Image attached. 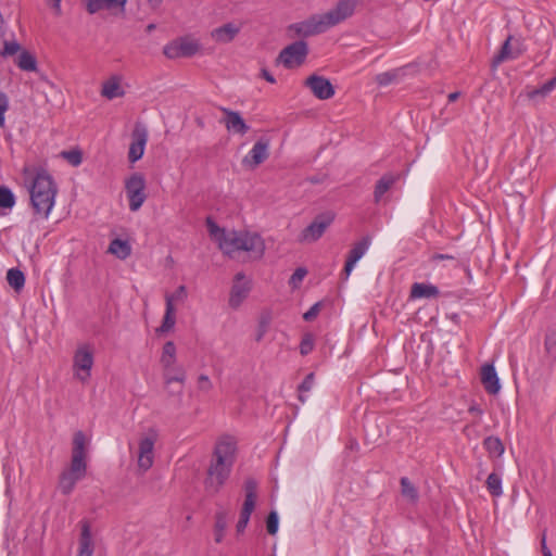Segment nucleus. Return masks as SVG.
<instances>
[{
  "label": "nucleus",
  "instance_id": "f257e3e1",
  "mask_svg": "<svg viewBox=\"0 0 556 556\" xmlns=\"http://www.w3.org/2000/svg\"><path fill=\"white\" fill-rule=\"evenodd\" d=\"M237 442L230 435L220 437L214 447L205 478V489L217 493L230 476L236 460Z\"/></svg>",
  "mask_w": 556,
  "mask_h": 556
},
{
  "label": "nucleus",
  "instance_id": "f03ea898",
  "mask_svg": "<svg viewBox=\"0 0 556 556\" xmlns=\"http://www.w3.org/2000/svg\"><path fill=\"white\" fill-rule=\"evenodd\" d=\"M58 187L52 176L39 168L29 188L30 205L38 218L47 219L54 206Z\"/></svg>",
  "mask_w": 556,
  "mask_h": 556
},
{
  "label": "nucleus",
  "instance_id": "7ed1b4c3",
  "mask_svg": "<svg viewBox=\"0 0 556 556\" xmlns=\"http://www.w3.org/2000/svg\"><path fill=\"white\" fill-rule=\"evenodd\" d=\"M219 248L229 256L235 252L245 251L251 257L261 258L265 251V243L258 233L232 231L219 239Z\"/></svg>",
  "mask_w": 556,
  "mask_h": 556
},
{
  "label": "nucleus",
  "instance_id": "20e7f679",
  "mask_svg": "<svg viewBox=\"0 0 556 556\" xmlns=\"http://www.w3.org/2000/svg\"><path fill=\"white\" fill-rule=\"evenodd\" d=\"M125 191L129 202V210L137 212L147 200L144 176L141 173L131 174L125 180Z\"/></svg>",
  "mask_w": 556,
  "mask_h": 556
},
{
  "label": "nucleus",
  "instance_id": "39448f33",
  "mask_svg": "<svg viewBox=\"0 0 556 556\" xmlns=\"http://www.w3.org/2000/svg\"><path fill=\"white\" fill-rule=\"evenodd\" d=\"M308 54V46L304 40H298L283 48L276 59L277 64L286 68H294L302 65Z\"/></svg>",
  "mask_w": 556,
  "mask_h": 556
},
{
  "label": "nucleus",
  "instance_id": "423d86ee",
  "mask_svg": "<svg viewBox=\"0 0 556 556\" xmlns=\"http://www.w3.org/2000/svg\"><path fill=\"white\" fill-rule=\"evenodd\" d=\"M93 362V349L91 345H79L73 357V367L78 380L86 382L90 378Z\"/></svg>",
  "mask_w": 556,
  "mask_h": 556
},
{
  "label": "nucleus",
  "instance_id": "0eeeda50",
  "mask_svg": "<svg viewBox=\"0 0 556 556\" xmlns=\"http://www.w3.org/2000/svg\"><path fill=\"white\" fill-rule=\"evenodd\" d=\"M334 214L332 212H324L318 214L315 219L305 227L299 237L300 242L312 243L317 241L333 223Z\"/></svg>",
  "mask_w": 556,
  "mask_h": 556
},
{
  "label": "nucleus",
  "instance_id": "6e6552de",
  "mask_svg": "<svg viewBox=\"0 0 556 556\" xmlns=\"http://www.w3.org/2000/svg\"><path fill=\"white\" fill-rule=\"evenodd\" d=\"M86 437L83 431H77L73 438L72 460L68 471L84 478L87 470L86 464Z\"/></svg>",
  "mask_w": 556,
  "mask_h": 556
},
{
  "label": "nucleus",
  "instance_id": "1a4fd4ad",
  "mask_svg": "<svg viewBox=\"0 0 556 556\" xmlns=\"http://www.w3.org/2000/svg\"><path fill=\"white\" fill-rule=\"evenodd\" d=\"M288 29L299 37L306 38L325 33L329 28L323 14H315L305 21L289 25Z\"/></svg>",
  "mask_w": 556,
  "mask_h": 556
},
{
  "label": "nucleus",
  "instance_id": "9d476101",
  "mask_svg": "<svg viewBox=\"0 0 556 556\" xmlns=\"http://www.w3.org/2000/svg\"><path fill=\"white\" fill-rule=\"evenodd\" d=\"M200 49L198 41L188 37H180L164 47V54L168 59L189 58L194 55Z\"/></svg>",
  "mask_w": 556,
  "mask_h": 556
},
{
  "label": "nucleus",
  "instance_id": "9b49d317",
  "mask_svg": "<svg viewBox=\"0 0 556 556\" xmlns=\"http://www.w3.org/2000/svg\"><path fill=\"white\" fill-rule=\"evenodd\" d=\"M357 0H339L333 9L323 14L328 28L350 17L355 10Z\"/></svg>",
  "mask_w": 556,
  "mask_h": 556
},
{
  "label": "nucleus",
  "instance_id": "f8f14e48",
  "mask_svg": "<svg viewBox=\"0 0 556 556\" xmlns=\"http://www.w3.org/2000/svg\"><path fill=\"white\" fill-rule=\"evenodd\" d=\"M305 86L308 87L312 93L320 100H328L334 94V88L332 84L328 78L324 76L316 74L311 75L306 79Z\"/></svg>",
  "mask_w": 556,
  "mask_h": 556
},
{
  "label": "nucleus",
  "instance_id": "ddd939ff",
  "mask_svg": "<svg viewBox=\"0 0 556 556\" xmlns=\"http://www.w3.org/2000/svg\"><path fill=\"white\" fill-rule=\"evenodd\" d=\"M148 141V131L144 127H136L131 134V142L128 150V161L136 163L144 153V148Z\"/></svg>",
  "mask_w": 556,
  "mask_h": 556
},
{
  "label": "nucleus",
  "instance_id": "4468645a",
  "mask_svg": "<svg viewBox=\"0 0 556 556\" xmlns=\"http://www.w3.org/2000/svg\"><path fill=\"white\" fill-rule=\"evenodd\" d=\"M269 140L261 138L257 140L248 155L242 160V164L255 168L269 156Z\"/></svg>",
  "mask_w": 556,
  "mask_h": 556
},
{
  "label": "nucleus",
  "instance_id": "2eb2a0df",
  "mask_svg": "<svg viewBox=\"0 0 556 556\" xmlns=\"http://www.w3.org/2000/svg\"><path fill=\"white\" fill-rule=\"evenodd\" d=\"M370 244L369 237H364L362 240L356 242L350 250L344 268L342 270V278L346 280L351 275L355 264L364 256Z\"/></svg>",
  "mask_w": 556,
  "mask_h": 556
},
{
  "label": "nucleus",
  "instance_id": "dca6fc26",
  "mask_svg": "<svg viewBox=\"0 0 556 556\" xmlns=\"http://www.w3.org/2000/svg\"><path fill=\"white\" fill-rule=\"evenodd\" d=\"M244 278L243 273H238L235 276L229 296V305L232 308H238L250 292V285L248 281H243Z\"/></svg>",
  "mask_w": 556,
  "mask_h": 556
},
{
  "label": "nucleus",
  "instance_id": "f3484780",
  "mask_svg": "<svg viewBox=\"0 0 556 556\" xmlns=\"http://www.w3.org/2000/svg\"><path fill=\"white\" fill-rule=\"evenodd\" d=\"M220 110L225 114L223 123L228 131L243 136L250 130L239 112L227 108H220Z\"/></svg>",
  "mask_w": 556,
  "mask_h": 556
},
{
  "label": "nucleus",
  "instance_id": "a211bd4d",
  "mask_svg": "<svg viewBox=\"0 0 556 556\" xmlns=\"http://www.w3.org/2000/svg\"><path fill=\"white\" fill-rule=\"evenodd\" d=\"M154 438H143L139 442L138 466L142 471H147L153 465Z\"/></svg>",
  "mask_w": 556,
  "mask_h": 556
},
{
  "label": "nucleus",
  "instance_id": "6ab92c4d",
  "mask_svg": "<svg viewBox=\"0 0 556 556\" xmlns=\"http://www.w3.org/2000/svg\"><path fill=\"white\" fill-rule=\"evenodd\" d=\"M481 383L489 394H497L501 384L493 364H484L481 367Z\"/></svg>",
  "mask_w": 556,
  "mask_h": 556
},
{
  "label": "nucleus",
  "instance_id": "aec40b11",
  "mask_svg": "<svg viewBox=\"0 0 556 556\" xmlns=\"http://www.w3.org/2000/svg\"><path fill=\"white\" fill-rule=\"evenodd\" d=\"M127 0H86V10L90 14H96L102 10H119L121 12L125 11V5Z\"/></svg>",
  "mask_w": 556,
  "mask_h": 556
},
{
  "label": "nucleus",
  "instance_id": "412c9836",
  "mask_svg": "<svg viewBox=\"0 0 556 556\" xmlns=\"http://www.w3.org/2000/svg\"><path fill=\"white\" fill-rule=\"evenodd\" d=\"M511 40L513 36H508V38L502 45L498 53L494 55L492 60V66L494 68H496L503 62L507 60H515L522 54V50H513V46L510 45Z\"/></svg>",
  "mask_w": 556,
  "mask_h": 556
},
{
  "label": "nucleus",
  "instance_id": "4be33fe9",
  "mask_svg": "<svg viewBox=\"0 0 556 556\" xmlns=\"http://www.w3.org/2000/svg\"><path fill=\"white\" fill-rule=\"evenodd\" d=\"M440 290L437 286L424 282H414L410 287L409 298L415 299H433L438 298Z\"/></svg>",
  "mask_w": 556,
  "mask_h": 556
},
{
  "label": "nucleus",
  "instance_id": "5701e85b",
  "mask_svg": "<svg viewBox=\"0 0 556 556\" xmlns=\"http://www.w3.org/2000/svg\"><path fill=\"white\" fill-rule=\"evenodd\" d=\"M239 31V26L235 25L233 23H227L213 29L211 36L217 42L228 43L235 39Z\"/></svg>",
  "mask_w": 556,
  "mask_h": 556
},
{
  "label": "nucleus",
  "instance_id": "b1692460",
  "mask_svg": "<svg viewBox=\"0 0 556 556\" xmlns=\"http://www.w3.org/2000/svg\"><path fill=\"white\" fill-rule=\"evenodd\" d=\"M93 542L91 536V529L88 521H81V533L79 538L78 556H92Z\"/></svg>",
  "mask_w": 556,
  "mask_h": 556
},
{
  "label": "nucleus",
  "instance_id": "393cba45",
  "mask_svg": "<svg viewBox=\"0 0 556 556\" xmlns=\"http://www.w3.org/2000/svg\"><path fill=\"white\" fill-rule=\"evenodd\" d=\"M166 309L165 315L163 317L162 325L156 329L157 333H166L170 331L176 323L175 318V307H174V295H166Z\"/></svg>",
  "mask_w": 556,
  "mask_h": 556
},
{
  "label": "nucleus",
  "instance_id": "a878e982",
  "mask_svg": "<svg viewBox=\"0 0 556 556\" xmlns=\"http://www.w3.org/2000/svg\"><path fill=\"white\" fill-rule=\"evenodd\" d=\"M163 379L166 388H168L173 382H177L182 386L187 379V374L181 365L175 364L172 365L169 369L163 368Z\"/></svg>",
  "mask_w": 556,
  "mask_h": 556
},
{
  "label": "nucleus",
  "instance_id": "bb28decb",
  "mask_svg": "<svg viewBox=\"0 0 556 556\" xmlns=\"http://www.w3.org/2000/svg\"><path fill=\"white\" fill-rule=\"evenodd\" d=\"M397 176L394 174H384L375 186L374 201L379 203L382 197L392 188L396 182Z\"/></svg>",
  "mask_w": 556,
  "mask_h": 556
},
{
  "label": "nucleus",
  "instance_id": "cd10ccee",
  "mask_svg": "<svg viewBox=\"0 0 556 556\" xmlns=\"http://www.w3.org/2000/svg\"><path fill=\"white\" fill-rule=\"evenodd\" d=\"M483 447L489 453L490 457L498 458L503 455L505 447L498 437L489 435L483 440Z\"/></svg>",
  "mask_w": 556,
  "mask_h": 556
},
{
  "label": "nucleus",
  "instance_id": "c85d7f7f",
  "mask_svg": "<svg viewBox=\"0 0 556 556\" xmlns=\"http://www.w3.org/2000/svg\"><path fill=\"white\" fill-rule=\"evenodd\" d=\"M80 479H81L80 477H78L77 475H75L68 470L63 471L61 473L60 480H59V488H60L61 492L64 495H68L70 493H72L76 483Z\"/></svg>",
  "mask_w": 556,
  "mask_h": 556
},
{
  "label": "nucleus",
  "instance_id": "c756f323",
  "mask_svg": "<svg viewBox=\"0 0 556 556\" xmlns=\"http://www.w3.org/2000/svg\"><path fill=\"white\" fill-rule=\"evenodd\" d=\"M176 362H177L176 345L173 341H167L163 345L160 363L163 368L169 369V367L172 365H175Z\"/></svg>",
  "mask_w": 556,
  "mask_h": 556
},
{
  "label": "nucleus",
  "instance_id": "7c9ffc66",
  "mask_svg": "<svg viewBox=\"0 0 556 556\" xmlns=\"http://www.w3.org/2000/svg\"><path fill=\"white\" fill-rule=\"evenodd\" d=\"M109 252L121 260H125L130 255L131 247L127 241L116 238L111 241Z\"/></svg>",
  "mask_w": 556,
  "mask_h": 556
},
{
  "label": "nucleus",
  "instance_id": "2f4dec72",
  "mask_svg": "<svg viewBox=\"0 0 556 556\" xmlns=\"http://www.w3.org/2000/svg\"><path fill=\"white\" fill-rule=\"evenodd\" d=\"M488 492L494 496L500 497L503 495L502 476L497 472H491L485 481Z\"/></svg>",
  "mask_w": 556,
  "mask_h": 556
},
{
  "label": "nucleus",
  "instance_id": "473e14b6",
  "mask_svg": "<svg viewBox=\"0 0 556 556\" xmlns=\"http://www.w3.org/2000/svg\"><path fill=\"white\" fill-rule=\"evenodd\" d=\"M7 280L10 287L15 291H20L25 285V275L18 268H10L7 273Z\"/></svg>",
  "mask_w": 556,
  "mask_h": 556
},
{
  "label": "nucleus",
  "instance_id": "72a5a7b5",
  "mask_svg": "<svg viewBox=\"0 0 556 556\" xmlns=\"http://www.w3.org/2000/svg\"><path fill=\"white\" fill-rule=\"evenodd\" d=\"M16 65L22 71L35 72L37 70V60L30 52L24 50L18 55Z\"/></svg>",
  "mask_w": 556,
  "mask_h": 556
},
{
  "label": "nucleus",
  "instance_id": "f704fd0d",
  "mask_svg": "<svg viewBox=\"0 0 556 556\" xmlns=\"http://www.w3.org/2000/svg\"><path fill=\"white\" fill-rule=\"evenodd\" d=\"M227 525H228L227 514L225 511L216 513L215 527H214L216 543H220L223 541Z\"/></svg>",
  "mask_w": 556,
  "mask_h": 556
},
{
  "label": "nucleus",
  "instance_id": "c9c22d12",
  "mask_svg": "<svg viewBox=\"0 0 556 556\" xmlns=\"http://www.w3.org/2000/svg\"><path fill=\"white\" fill-rule=\"evenodd\" d=\"M402 495L408 498L412 503L418 501V491L407 477H402L400 480Z\"/></svg>",
  "mask_w": 556,
  "mask_h": 556
},
{
  "label": "nucleus",
  "instance_id": "e433bc0d",
  "mask_svg": "<svg viewBox=\"0 0 556 556\" xmlns=\"http://www.w3.org/2000/svg\"><path fill=\"white\" fill-rule=\"evenodd\" d=\"M102 96L108 99H114L117 97H122L124 91L121 89L119 84L116 80H108L102 86Z\"/></svg>",
  "mask_w": 556,
  "mask_h": 556
},
{
  "label": "nucleus",
  "instance_id": "4c0bfd02",
  "mask_svg": "<svg viewBox=\"0 0 556 556\" xmlns=\"http://www.w3.org/2000/svg\"><path fill=\"white\" fill-rule=\"evenodd\" d=\"M15 205V195L12 190L5 186H0V207L12 208Z\"/></svg>",
  "mask_w": 556,
  "mask_h": 556
},
{
  "label": "nucleus",
  "instance_id": "58836bf2",
  "mask_svg": "<svg viewBox=\"0 0 556 556\" xmlns=\"http://www.w3.org/2000/svg\"><path fill=\"white\" fill-rule=\"evenodd\" d=\"M315 382V375L314 372H309L306 375L304 380L299 384L298 391H299V400L304 403L305 397L303 396V393L308 392L312 390Z\"/></svg>",
  "mask_w": 556,
  "mask_h": 556
},
{
  "label": "nucleus",
  "instance_id": "ea45409f",
  "mask_svg": "<svg viewBox=\"0 0 556 556\" xmlns=\"http://www.w3.org/2000/svg\"><path fill=\"white\" fill-rule=\"evenodd\" d=\"M279 526V517L277 511L271 510L266 519L267 532L271 535L276 534Z\"/></svg>",
  "mask_w": 556,
  "mask_h": 556
},
{
  "label": "nucleus",
  "instance_id": "a19ab883",
  "mask_svg": "<svg viewBox=\"0 0 556 556\" xmlns=\"http://www.w3.org/2000/svg\"><path fill=\"white\" fill-rule=\"evenodd\" d=\"M20 50L21 45L17 41H4L3 49L0 51V54L4 58H8L16 54Z\"/></svg>",
  "mask_w": 556,
  "mask_h": 556
},
{
  "label": "nucleus",
  "instance_id": "79ce46f5",
  "mask_svg": "<svg viewBox=\"0 0 556 556\" xmlns=\"http://www.w3.org/2000/svg\"><path fill=\"white\" fill-rule=\"evenodd\" d=\"M269 324H270V316L269 315H262L260 320H258L257 334L255 337V340L257 342H260L264 338V336L266 334L267 329L269 327Z\"/></svg>",
  "mask_w": 556,
  "mask_h": 556
},
{
  "label": "nucleus",
  "instance_id": "37998d69",
  "mask_svg": "<svg viewBox=\"0 0 556 556\" xmlns=\"http://www.w3.org/2000/svg\"><path fill=\"white\" fill-rule=\"evenodd\" d=\"M314 349V339H313V336L311 333H306L302 340H301V343H300V353L302 355H307L309 354Z\"/></svg>",
  "mask_w": 556,
  "mask_h": 556
},
{
  "label": "nucleus",
  "instance_id": "c03bdc74",
  "mask_svg": "<svg viewBox=\"0 0 556 556\" xmlns=\"http://www.w3.org/2000/svg\"><path fill=\"white\" fill-rule=\"evenodd\" d=\"M396 77H397V73L395 71L384 72V73H380L376 76V81L379 86H388V85L392 84Z\"/></svg>",
  "mask_w": 556,
  "mask_h": 556
},
{
  "label": "nucleus",
  "instance_id": "a18cd8bd",
  "mask_svg": "<svg viewBox=\"0 0 556 556\" xmlns=\"http://www.w3.org/2000/svg\"><path fill=\"white\" fill-rule=\"evenodd\" d=\"M62 155L74 166H78L83 161L80 151H65Z\"/></svg>",
  "mask_w": 556,
  "mask_h": 556
},
{
  "label": "nucleus",
  "instance_id": "49530a36",
  "mask_svg": "<svg viewBox=\"0 0 556 556\" xmlns=\"http://www.w3.org/2000/svg\"><path fill=\"white\" fill-rule=\"evenodd\" d=\"M9 108V100L4 92H0V128L4 126V113Z\"/></svg>",
  "mask_w": 556,
  "mask_h": 556
},
{
  "label": "nucleus",
  "instance_id": "de8ad7c7",
  "mask_svg": "<svg viewBox=\"0 0 556 556\" xmlns=\"http://www.w3.org/2000/svg\"><path fill=\"white\" fill-rule=\"evenodd\" d=\"M255 502H256V498H251L250 495H245L244 503H243L240 514L251 517V514L253 513V510L255 508Z\"/></svg>",
  "mask_w": 556,
  "mask_h": 556
},
{
  "label": "nucleus",
  "instance_id": "09e8293b",
  "mask_svg": "<svg viewBox=\"0 0 556 556\" xmlns=\"http://www.w3.org/2000/svg\"><path fill=\"white\" fill-rule=\"evenodd\" d=\"M257 483L254 479L249 478L244 482L245 495H250L251 498H256Z\"/></svg>",
  "mask_w": 556,
  "mask_h": 556
},
{
  "label": "nucleus",
  "instance_id": "8fccbe9b",
  "mask_svg": "<svg viewBox=\"0 0 556 556\" xmlns=\"http://www.w3.org/2000/svg\"><path fill=\"white\" fill-rule=\"evenodd\" d=\"M306 274H307V270L304 267L296 268L290 278L289 283L296 286L298 282H301L304 279Z\"/></svg>",
  "mask_w": 556,
  "mask_h": 556
},
{
  "label": "nucleus",
  "instance_id": "3c124183",
  "mask_svg": "<svg viewBox=\"0 0 556 556\" xmlns=\"http://www.w3.org/2000/svg\"><path fill=\"white\" fill-rule=\"evenodd\" d=\"M198 388L204 392H207L213 388L212 381L206 375H200L198 377Z\"/></svg>",
  "mask_w": 556,
  "mask_h": 556
},
{
  "label": "nucleus",
  "instance_id": "603ef678",
  "mask_svg": "<svg viewBox=\"0 0 556 556\" xmlns=\"http://www.w3.org/2000/svg\"><path fill=\"white\" fill-rule=\"evenodd\" d=\"M320 305L321 304L319 302L315 303L307 312H305L303 315L304 320H306V321L314 320L320 311Z\"/></svg>",
  "mask_w": 556,
  "mask_h": 556
},
{
  "label": "nucleus",
  "instance_id": "864d4df0",
  "mask_svg": "<svg viewBox=\"0 0 556 556\" xmlns=\"http://www.w3.org/2000/svg\"><path fill=\"white\" fill-rule=\"evenodd\" d=\"M249 521H250V516L240 514V518H239L238 523L236 526V530H237L238 534L244 532Z\"/></svg>",
  "mask_w": 556,
  "mask_h": 556
},
{
  "label": "nucleus",
  "instance_id": "5fc2aeb1",
  "mask_svg": "<svg viewBox=\"0 0 556 556\" xmlns=\"http://www.w3.org/2000/svg\"><path fill=\"white\" fill-rule=\"evenodd\" d=\"M206 223L211 235H217L218 232L225 235V230L220 229L211 218H207Z\"/></svg>",
  "mask_w": 556,
  "mask_h": 556
},
{
  "label": "nucleus",
  "instance_id": "6e6d98bb",
  "mask_svg": "<svg viewBox=\"0 0 556 556\" xmlns=\"http://www.w3.org/2000/svg\"><path fill=\"white\" fill-rule=\"evenodd\" d=\"M172 295H174V301L184 300L186 298V295H187L186 287L185 286H179L177 288V290L175 291V293H173Z\"/></svg>",
  "mask_w": 556,
  "mask_h": 556
},
{
  "label": "nucleus",
  "instance_id": "4d7b16f0",
  "mask_svg": "<svg viewBox=\"0 0 556 556\" xmlns=\"http://www.w3.org/2000/svg\"><path fill=\"white\" fill-rule=\"evenodd\" d=\"M541 549H542V554L543 556H553L552 555V552L549 551V548L547 547L546 545V536H545V533H543L542 535V540H541Z\"/></svg>",
  "mask_w": 556,
  "mask_h": 556
},
{
  "label": "nucleus",
  "instance_id": "13d9d810",
  "mask_svg": "<svg viewBox=\"0 0 556 556\" xmlns=\"http://www.w3.org/2000/svg\"><path fill=\"white\" fill-rule=\"evenodd\" d=\"M261 76L268 83L270 84H275L276 83V79L275 77L266 70V68H262L261 71Z\"/></svg>",
  "mask_w": 556,
  "mask_h": 556
},
{
  "label": "nucleus",
  "instance_id": "bf43d9fd",
  "mask_svg": "<svg viewBox=\"0 0 556 556\" xmlns=\"http://www.w3.org/2000/svg\"><path fill=\"white\" fill-rule=\"evenodd\" d=\"M468 413L480 417L483 414V410L478 405H471L468 408Z\"/></svg>",
  "mask_w": 556,
  "mask_h": 556
},
{
  "label": "nucleus",
  "instance_id": "052dcab7",
  "mask_svg": "<svg viewBox=\"0 0 556 556\" xmlns=\"http://www.w3.org/2000/svg\"><path fill=\"white\" fill-rule=\"evenodd\" d=\"M433 260H454V256L448 254H435Z\"/></svg>",
  "mask_w": 556,
  "mask_h": 556
},
{
  "label": "nucleus",
  "instance_id": "680f3d73",
  "mask_svg": "<svg viewBox=\"0 0 556 556\" xmlns=\"http://www.w3.org/2000/svg\"><path fill=\"white\" fill-rule=\"evenodd\" d=\"M460 96V92L459 91H455V92H452L448 94V102H454L456 101Z\"/></svg>",
  "mask_w": 556,
  "mask_h": 556
},
{
  "label": "nucleus",
  "instance_id": "e2e57ef3",
  "mask_svg": "<svg viewBox=\"0 0 556 556\" xmlns=\"http://www.w3.org/2000/svg\"><path fill=\"white\" fill-rule=\"evenodd\" d=\"M163 0H148L149 5L152 9H156Z\"/></svg>",
  "mask_w": 556,
  "mask_h": 556
},
{
  "label": "nucleus",
  "instance_id": "0e129e2a",
  "mask_svg": "<svg viewBox=\"0 0 556 556\" xmlns=\"http://www.w3.org/2000/svg\"><path fill=\"white\" fill-rule=\"evenodd\" d=\"M513 50H522V53L525 52V48L519 41H517L516 46L513 47Z\"/></svg>",
  "mask_w": 556,
  "mask_h": 556
},
{
  "label": "nucleus",
  "instance_id": "69168bd1",
  "mask_svg": "<svg viewBox=\"0 0 556 556\" xmlns=\"http://www.w3.org/2000/svg\"><path fill=\"white\" fill-rule=\"evenodd\" d=\"M181 393H182V388L178 389L177 391H174V390L169 391V394H170V395H175V394H176V395H179V396H180V395H181Z\"/></svg>",
  "mask_w": 556,
  "mask_h": 556
},
{
  "label": "nucleus",
  "instance_id": "338daca9",
  "mask_svg": "<svg viewBox=\"0 0 556 556\" xmlns=\"http://www.w3.org/2000/svg\"><path fill=\"white\" fill-rule=\"evenodd\" d=\"M154 29H155V25H154V24H149V25L147 26V33H151V31H152V30H154Z\"/></svg>",
  "mask_w": 556,
  "mask_h": 556
},
{
  "label": "nucleus",
  "instance_id": "774afa93",
  "mask_svg": "<svg viewBox=\"0 0 556 556\" xmlns=\"http://www.w3.org/2000/svg\"><path fill=\"white\" fill-rule=\"evenodd\" d=\"M53 1H54L53 8L56 9L58 11H60V2H61V0H53Z\"/></svg>",
  "mask_w": 556,
  "mask_h": 556
}]
</instances>
